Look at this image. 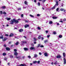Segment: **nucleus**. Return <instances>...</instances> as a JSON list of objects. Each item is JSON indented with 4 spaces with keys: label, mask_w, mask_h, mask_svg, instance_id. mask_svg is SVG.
I'll use <instances>...</instances> for the list:
<instances>
[{
    "label": "nucleus",
    "mask_w": 66,
    "mask_h": 66,
    "mask_svg": "<svg viewBox=\"0 0 66 66\" xmlns=\"http://www.w3.org/2000/svg\"><path fill=\"white\" fill-rule=\"evenodd\" d=\"M19 20H20V19H17V20H16L15 19H13L12 20H11V21L10 23V24H13L14 23H19Z\"/></svg>",
    "instance_id": "1"
},
{
    "label": "nucleus",
    "mask_w": 66,
    "mask_h": 66,
    "mask_svg": "<svg viewBox=\"0 0 66 66\" xmlns=\"http://www.w3.org/2000/svg\"><path fill=\"white\" fill-rule=\"evenodd\" d=\"M63 57L64 58H63V61H64V64H65L66 63V59H65V53L64 52L63 53Z\"/></svg>",
    "instance_id": "2"
},
{
    "label": "nucleus",
    "mask_w": 66,
    "mask_h": 66,
    "mask_svg": "<svg viewBox=\"0 0 66 66\" xmlns=\"http://www.w3.org/2000/svg\"><path fill=\"white\" fill-rule=\"evenodd\" d=\"M8 38H7L6 37H5L3 39V42H4L5 41V40H6Z\"/></svg>",
    "instance_id": "3"
},
{
    "label": "nucleus",
    "mask_w": 66,
    "mask_h": 66,
    "mask_svg": "<svg viewBox=\"0 0 66 66\" xmlns=\"http://www.w3.org/2000/svg\"><path fill=\"white\" fill-rule=\"evenodd\" d=\"M30 49L31 50H33L34 51V50H35V48L34 47H31L30 48Z\"/></svg>",
    "instance_id": "4"
},
{
    "label": "nucleus",
    "mask_w": 66,
    "mask_h": 66,
    "mask_svg": "<svg viewBox=\"0 0 66 66\" xmlns=\"http://www.w3.org/2000/svg\"><path fill=\"white\" fill-rule=\"evenodd\" d=\"M60 11H64V13H65V11H66V10L64 9H63V8H61L60 9Z\"/></svg>",
    "instance_id": "5"
},
{
    "label": "nucleus",
    "mask_w": 66,
    "mask_h": 66,
    "mask_svg": "<svg viewBox=\"0 0 66 66\" xmlns=\"http://www.w3.org/2000/svg\"><path fill=\"white\" fill-rule=\"evenodd\" d=\"M61 57H62L61 56V55H59L57 56L56 57V58H57L60 59V58H61Z\"/></svg>",
    "instance_id": "6"
},
{
    "label": "nucleus",
    "mask_w": 66,
    "mask_h": 66,
    "mask_svg": "<svg viewBox=\"0 0 66 66\" xmlns=\"http://www.w3.org/2000/svg\"><path fill=\"white\" fill-rule=\"evenodd\" d=\"M6 50H7V51H10V50H11L10 48L7 47L6 48Z\"/></svg>",
    "instance_id": "7"
},
{
    "label": "nucleus",
    "mask_w": 66,
    "mask_h": 66,
    "mask_svg": "<svg viewBox=\"0 0 66 66\" xmlns=\"http://www.w3.org/2000/svg\"><path fill=\"white\" fill-rule=\"evenodd\" d=\"M23 30L22 29H21L19 30V31L20 32H22Z\"/></svg>",
    "instance_id": "8"
},
{
    "label": "nucleus",
    "mask_w": 66,
    "mask_h": 66,
    "mask_svg": "<svg viewBox=\"0 0 66 66\" xmlns=\"http://www.w3.org/2000/svg\"><path fill=\"white\" fill-rule=\"evenodd\" d=\"M24 27L25 28H27V27H29V25L26 24L24 26Z\"/></svg>",
    "instance_id": "9"
},
{
    "label": "nucleus",
    "mask_w": 66,
    "mask_h": 66,
    "mask_svg": "<svg viewBox=\"0 0 66 66\" xmlns=\"http://www.w3.org/2000/svg\"><path fill=\"white\" fill-rule=\"evenodd\" d=\"M44 55L45 56H48V54L47 53H44Z\"/></svg>",
    "instance_id": "10"
},
{
    "label": "nucleus",
    "mask_w": 66,
    "mask_h": 66,
    "mask_svg": "<svg viewBox=\"0 0 66 66\" xmlns=\"http://www.w3.org/2000/svg\"><path fill=\"white\" fill-rule=\"evenodd\" d=\"M14 55H15V56H17L18 55V53L17 52H15L14 53Z\"/></svg>",
    "instance_id": "11"
},
{
    "label": "nucleus",
    "mask_w": 66,
    "mask_h": 66,
    "mask_svg": "<svg viewBox=\"0 0 66 66\" xmlns=\"http://www.w3.org/2000/svg\"><path fill=\"white\" fill-rule=\"evenodd\" d=\"M15 57L16 59H21V56H19L18 57L17 56H16Z\"/></svg>",
    "instance_id": "12"
},
{
    "label": "nucleus",
    "mask_w": 66,
    "mask_h": 66,
    "mask_svg": "<svg viewBox=\"0 0 66 66\" xmlns=\"http://www.w3.org/2000/svg\"><path fill=\"white\" fill-rule=\"evenodd\" d=\"M14 36V34H10L9 35L10 37H12Z\"/></svg>",
    "instance_id": "13"
},
{
    "label": "nucleus",
    "mask_w": 66,
    "mask_h": 66,
    "mask_svg": "<svg viewBox=\"0 0 66 66\" xmlns=\"http://www.w3.org/2000/svg\"><path fill=\"white\" fill-rule=\"evenodd\" d=\"M57 18V17L55 16H53L52 18L53 19H56Z\"/></svg>",
    "instance_id": "14"
},
{
    "label": "nucleus",
    "mask_w": 66,
    "mask_h": 66,
    "mask_svg": "<svg viewBox=\"0 0 66 66\" xmlns=\"http://www.w3.org/2000/svg\"><path fill=\"white\" fill-rule=\"evenodd\" d=\"M24 49L25 51H27V50H28V49L27 48H24Z\"/></svg>",
    "instance_id": "15"
},
{
    "label": "nucleus",
    "mask_w": 66,
    "mask_h": 66,
    "mask_svg": "<svg viewBox=\"0 0 66 66\" xmlns=\"http://www.w3.org/2000/svg\"><path fill=\"white\" fill-rule=\"evenodd\" d=\"M48 41L47 40H44V43L45 44L47 43H48Z\"/></svg>",
    "instance_id": "16"
},
{
    "label": "nucleus",
    "mask_w": 66,
    "mask_h": 66,
    "mask_svg": "<svg viewBox=\"0 0 66 66\" xmlns=\"http://www.w3.org/2000/svg\"><path fill=\"white\" fill-rule=\"evenodd\" d=\"M6 19L7 20H11V18H7Z\"/></svg>",
    "instance_id": "17"
},
{
    "label": "nucleus",
    "mask_w": 66,
    "mask_h": 66,
    "mask_svg": "<svg viewBox=\"0 0 66 66\" xmlns=\"http://www.w3.org/2000/svg\"><path fill=\"white\" fill-rule=\"evenodd\" d=\"M20 66H25L26 65L24 64H20Z\"/></svg>",
    "instance_id": "18"
},
{
    "label": "nucleus",
    "mask_w": 66,
    "mask_h": 66,
    "mask_svg": "<svg viewBox=\"0 0 66 66\" xmlns=\"http://www.w3.org/2000/svg\"><path fill=\"white\" fill-rule=\"evenodd\" d=\"M40 46V44H38V45L36 47L37 48H38Z\"/></svg>",
    "instance_id": "19"
},
{
    "label": "nucleus",
    "mask_w": 66,
    "mask_h": 66,
    "mask_svg": "<svg viewBox=\"0 0 66 66\" xmlns=\"http://www.w3.org/2000/svg\"><path fill=\"white\" fill-rule=\"evenodd\" d=\"M2 54L3 56H5V55H6V54L5 53H3Z\"/></svg>",
    "instance_id": "20"
},
{
    "label": "nucleus",
    "mask_w": 66,
    "mask_h": 66,
    "mask_svg": "<svg viewBox=\"0 0 66 66\" xmlns=\"http://www.w3.org/2000/svg\"><path fill=\"white\" fill-rule=\"evenodd\" d=\"M22 43H25V44H27V41H22Z\"/></svg>",
    "instance_id": "21"
},
{
    "label": "nucleus",
    "mask_w": 66,
    "mask_h": 66,
    "mask_svg": "<svg viewBox=\"0 0 66 66\" xmlns=\"http://www.w3.org/2000/svg\"><path fill=\"white\" fill-rule=\"evenodd\" d=\"M62 37H63V36L62 35H60L59 36V38H62Z\"/></svg>",
    "instance_id": "22"
},
{
    "label": "nucleus",
    "mask_w": 66,
    "mask_h": 66,
    "mask_svg": "<svg viewBox=\"0 0 66 66\" xmlns=\"http://www.w3.org/2000/svg\"><path fill=\"white\" fill-rule=\"evenodd\" d=\"M0 38L1 39H3V35H2V36L0 37Z\"/></svg>",
    "instance_id": "23"
},
{
    "label": "nucleus",
    "mask_w": 66,
    "mask_h": 66,
    "mask_svg": "<svg viewBox=\"0 0 66 66\" xmlns=\"http://www.w3.org/2000/svg\"><path fill=\"white\" fill-rule=\"evenodd\" d=\"M19 44V42H17L16 43H15L16 45H18V44Z\"/></svg>",
    "instance_id": "24"
},
{
    "label": "nucleus",
    "mask_w": 66,
    "mask_h": 66,
    "mask_svg": "<svg viewBox=\"0 0 66 66\" xmlns=\"http://www.w3.org/2000/svg\"><path fill=\"white\" fill-rule=\"evenodd\" d=\"M6 7H5V6H3L1 8H2V9H5Z\"/></svg>",
    "instance_id": "25"
},
{
    "label": "nucleus",
    "mask_w": 66,
    "mask_h": 66,
    "mask_svg": "<svg viewBox=\"0 0 66 66\" xmlns=\"http://www.w3.org/2000/svg\"><path fill=\"white\" fill-rule=\"evenodd\" d=\"M34 39L35 42H36V40H37V39H36V38H35L34 37Z\"/></svg>",
    "instance_id": "26"
},
{
    "label": "nucleus",
    "mask_w": 66,
    "mask_h": 66,
    "mask_svg": "<svg viewBox=\"0 0 66 66\" xmlns=\"http://www.w3.org/2000/svg\"><path fill=\"white\" fill-rule=\"evenodd\" d=\"M49 24H52V23H53V22L52 21H50L49 22Z\"/></svg>",
    "instance_id": "27"
},
{
    "label": "nucleus",
    "mask_w": 66,
    "mask_h": 66,
    "mask_svg": "<svg viewBox=\"0 0 66 66\" xmlns=\"http://www.w3.org/2000/svg\"><path fill=\"white\" fill-rule=\"evenodd\" d=\"M41 37V36H40V35H39V37H38V38L39 39H40Z\"/></svg>",
    "instance_id": "28"
},
{
    "label": "nucleus",
    "mask_w": 66,
    "mask_h": 66,
    "mask_svg": "<svg viewBox=\"0 0 66 66\" xmlns=\"http://www.w3.org/2000/svg\"><path fill=\"white\" fill-rule=\"evenodd\" d=\"M30 16H31V17H32V18H34V16H33V15H31V14H30Z\"/></svg>",
    "instance_id": "29"
},
{
    "label": "nucleus",
    "mask_w": 66,
    "mask_h": 66,
    "mask_svg": "<svg viewBox=\"0 0 66 66\" xmlns=\"http://www.w3.org/2000/svg\"><path fill=\"white\" fill-rule=\"evenodd\" d=\"M37 56V55L36 54H34V57H36Z\"/></svg>",
    "instance_id": "30"
},
{
    "label": "nucleus",
    "mask_w": 66,
    "mask_h": 66,
    "mask_svg": "<svg viewBox=\"0 0 66 66\" xmlns=\"http://www.w3.org/2000/svg\"><path fill=\"white\" fill-rule=\"evenodd\" d=\"M56 6H57L58 5V2L57 1H56Z\"/></svg>",
    "instance_id": "31"
},
{
    "label": "nucleus",
    "mask_w": 66,
    "mask_h": 66,
    "mask_svg": "<svg viewBox=\"0 0 66 66\" xmlns=\"http://www.w3.org/2000/svg\"><path fill=\"white\" fill-rule=\"evenodd\" d=\"M24 3L25 4H27L28 3H27V2L26 1H25L24 2Z\"/></svg>",
    "instance_id": "32"
},
{
    "label": "nucleus",
    "mask_w": 66,
    "mask_h": 66,
    "mask_svg": "<svg viewBox=\"0 0 66 66\" xmlns=\"http://www.w3.org/2000/svg\"><path fill=\"white\" fill-rule=\"evenodd\" d=\"M57 61H56L54 63V65H56V64H57Z\"/></svg>",
    "instance_id": "33"
},
{
    "label": "nucleus",
    "mask_w": 66,
    "mask_h": 66,
    "mask_svg": "<svg viewBox=\"0 0 66 66\" xmlns=\"http://www.w3.org/2000/svg\"><path fill=\"white\" fill-rule=\"evenodd\" d=\"M3 14H4V15H6V13L4 11L3 12Z\"/></svg>",
    "instance_id": "34"
},
{
    "label": "nucleus",
    "mask_w": 66,
    "mask_h": 66,
    "mask_svg": "<svg viewBox=\"0 0 66 66\" xmlns=\"http://www.w3.org/2000/svg\"><path fill=\"white\" fill-rule=\"evenodd\" d=\"M34 64H36V63H37V62L36 61H35L34 62Z\"/></svg>",
    "instance_id": "35"
},
{
    "label": "nucleus",
    "mask_w": 66,
    "mask_h": 66,
    "mask_svg": "<svg viewBox=\"0 0 66 66\" xmlns=\"http://www.w3.org/2000/svg\"><path fill=\"white\" fill-rule=\"evenodd\" d=\"M17 49H14V52H17Z\"/></svg>",
    "instance_id": "36"
},
{
    "label": "nucleus",
    "mask_w": 66,
    "mask_h": 66,
    "mask_svg": "<svg viewBox=\"0 0 66 66\" xmlns=\"http://www.w3.org/2000/svg\"><path fill=\"white\" fill-rule=\"evenodd\" d=\"M10 56L11 58H13V55H10Z\"/></svg>",
    "instance_id": "37"
},
{
    "label": "nucleus",
    "mask_w": 66,
    "mask_h": 66,
    "mask_svg": "<svg viewBox=\"0 0 66 66\" xmlns=\"http://www.w3.org/2000/svg\"><path fill=\"white\" fill-rule=\"evenodd\" d=\"M18 11H19V10H20V11L21 10V8H18Z\"/></svg>",
    "instance_id": "38"
},
{
    "label": "nucleus",
    "mask_w": 66,
    "mask_h": 66,
    "mask_svg": "<svg viewBox=\"0 0 66 66\" xmlns=\"http://www.w3.org/2000/svg\"><path fill=\"white\" fill-rule=\"evenodd\" d=\"M44 47V46L43 45H42L40 46V47L41 48H43Z\"/></svg>",
    "instance_id": "39"
},
{
    "label": "nucleus",
    "mask_w": 66,
    "mask_h": 66,
    "mask_svg": "<svg viewBox=\"0 0 66 66\" xmlns=\"http://www.w3.org/2000/svg\"><path fill=\"white\" fill-rule=\"evenodd\" d=\"M55 8V7L54 6V7H53L52 8V9L53 10V9H54Z\"/></svg>",
    "instance_id": "40"
},
{
    "label": "nucleus",
    "mask_w": 66,
    "mask_h": 66,
    "mask_svg": "<svg viewBox=\"0 0 66 66\" xmlns=\"http://www.w3.org/2000/svg\"><path fill=\"white\" fill-rule=\"evenodd\" d=\"M37 28L38 30H40V28L39 27H38Z\"/></svg>",
    "instance_id": "41"
},
{
    "label": "nucleus",
    "mask_w": 66,
    "mask_h": 66,
    "mask_svg": "<svg viewBox=\"0 0 66 66\" xmlns=\"http://www.w3.org/2000/svg\"><path fill=\"white\" fill-rule=\"evenodd\" d=\"M53 33L54 34H56V32L55 31H54V32H53Z\"/></svg>",
    "instance_id": "42"
},
{
    "label": "nucleus",
    "mask_w": 66,
    "mask_h": 66,
    "mask_svg": "<svg viewBox=\"0 0 66 66\" xmlns=\"http://www.w3.org/2000/svg\"><path fill=\"white\" fill-rule=\"evenodd\" d=\"M4 60L5 61H7V58L6 57H5V58H4Z\"/></svg>",
    "instance_id": "43"
},
{
    "label": "nucleus",
    "mask_w": 66,
    "mask_h": 66,
    "mask_svg": "<svg viewBox=\"0 0 66 66\" xmlns=\"http://www.w3.org/2000/svg\"><path fill=\"white\" fill-rule=\"evenodd\" d=\"M0 13L1 14H2V11H0Z\"/></svg>",
    "instance_id": "44"
},
{
    "label": "nucleus",
    "mask_w": 66,
    "mask_h": 66,
    "mask_svg": "<svg viewBox=\"0 0 66 66\" xmlns=\"http://www.w3.org/2000/svg\"><path fill=\"white\" fill-rule=\"evenodd\" d=\"M5 36H9V35L7 34H5Z\"/></svg>",
    "instance_id": "45"
},
{
    "label": "nucleus",
    "mask_w": 66,
    "mask_h": 66,
    "mask_svg": "<svg viewBox=\"0 0 66 66\" xmlns=\"http://www.w3.org/2000/svg\"><path fill=\"white\" fill-rule=\"evenodd\" d=\"M38 5L39 6H40V3L38 2Z\"/></svg>",
    "instance_id": "46"
},
{
    "label": "nucleus",
    "mask_w": 66,
    "mask_h": 66,
    "mask_svg": "<svg viewBox=\"0 0 66 66\" xmlns=\"http://www.w3.org/2000/svg\"><path fill=\"white\" fill-rule=\"evenodd\" d=\"M63 21H66V19L65 18H64L63 19Z\"/></svg>",
    "instance_id": "47"
},
{
    "label": "nucleus",
    "mask_w": 66,
    "mask_h": 66,
    "mask_svg": "<svg viewBox=\"0 0 66 66\" xmlns=\"http://www.w3.org/2000/svg\"><path fill=\"white\" fill-rule=\"evenodd\" d=\"M47 38H49V37H50V35H47Z\"/></svg>",
    "instance_id": "48"
},
{
    "label": "nucleus",
    "mask_w": 66,
    "mask_h": 66,
    "mask_svg": "<svg viewBox=\"0 0 66 66\" xmlns=\"http://www.w3.org/2000/svg\"><path fill=\"white\" fill-rule=\"evenodd\" d=\"M59 8H57L56 9V11H59Z\"/></svg>",
    "instance_id": "49"
},
{
    "label": "nucleus",
    "mask_w": 66,
    "mask_h": 66,
    "mask_svg": "<svg viewBox=\"0 0 66 66\" xmlns=\"http://www.w3.org/2000/svg\"><path fill=\"white\" fill-rule=\"evenodd\" d=\"M37 16H40V14H37Z\"/></svg>",
    "instance_id": "50"
},
{
    "label": "nucleus",
    "mask_w": 66,
    "mask_h": 66,
    "mask_svg": "<svg viewBox=\"0 0 66 66\" xmlns=\"http://www.w3.org/2000/svg\"><path fill=\"white\" fill-rule=\"evenodd\" d=\"M21 17H23V14H22L21 15Z\"/></svg>",
    "instance_id": "51"
},
{
    "label": "nucleus",
    "mask_w": 66,
    "mask_h": 66,
    "mask_svg": "<svg viewBox=\"0 0 66 66\" xmlns=\"http://www.w3.org/2000/svg\"><path fill=\"white\" fill-rule=\"evenodd\" d=\"M25 22L27 23V22H28V21H27V20H25Z\"/></svg>",
    "instance_id": "52"
},
{
    "label": "nucleus",
    "mask_w": 66,
    "mask_h": 66,
    "mask_svg": "<svg viewBox=\"0 0 66 66\" xmlns=\"http://www.w3.org/2000/svg\"><path fill=\"white\" fill-rule=\"evenodd\" d=\"M37 63H38V64H39V63H40V61H38V62H37Z\"/></svg>",
    "instance_id": "53"
},
{
    "label": "nucleus",
    "mask_w": 66,
    "mask_h": 66,
    "mask_svg": "<svg viewBox=\"0 0 66 66\" xmlns=\"http://www.w3.org/2000/svg\"><path fill=\"white\" fill-rule=\"evenodd\" d=\"M4 47H6V45L5 44H4Z\"/></svg>",
    "instance_id": "54"
},
{
    "label": "nucleus",
    "mask_w": 66,
    "mask_h": 66,
    "mask_svg": "<svg viewBox=\"0 0 66 66\" xmlns=\"http://www.w3.org/2000/svg\"><path fill=\"white\" fill-rule=\"evenodd\" d=\"M28 58H31V56H28Z\"/></svg>",
    "instance_id": "55"
},
{
    "label": "nucleus",
    "mask_w": 66,
    "mask_h": 66,
    "mask_svg": "<svg viewBox=\"0 0 66 66\" xmlns=\"http://www.w3.org/2000/svg\"><path fill=\"white\" fill-rule=\"evenodd\" d=\"M60 21V22H63V21L62 20L60 21Z\"/></svg>",
    "instance_id": "56"
},
{
    "label": "nucleus",
    "mask_w": 66,
    "mask_h": 66,
    "mask_svg": "<svg viewBox=\"0 0 66 66\" xmlns=\"http://www.w3.org/2000/svg\"><path fill=\"white\" fill-rule=\"evenodd\" d=\"M46 33H48V31L47 30H46Z\"/></svg>",
    "instance_id": "57"
},
{
    "label": "nucleus",
    "mask_w": 66,
    "mask_h": 66,
    "mask_svg": "<svg viewBox=\"0 0 66 66\" xmlns=\"http://www.w3.org/2000/svg\"><path fill=\"white\" fill-rule=\"evenodd\" d=\"M24 37L25 38H27V37H26V36H24Z\"/></svg>",
    "instance_id": "58"
},
{
    "label": "nucleus",
    "mask_w": 66,
    "mask_h": 66,
    "mask_svg": "<svg viewBox=\"0 0 66 66\" xmlns=\"http://www.w3.org/2000/svg\"><path fill=\"white\" fill-rule=\"evenodd\" d=\"M34 2H36V0H34Z\"/></svg>",
    "instance_id": "59"
},
{
    "label": "nucleus",
    "mask_w": 66,
    "mask_h": 66,
    "mask_svg": "<svg viewBox=\"0 0 66 66\" xmlns=\"http://www.w3.org/2000/svg\"><path fill=\"white\" fill-rule=\"evenodd\" d=\"M39 54L40 55H41V54H42V53H39Z\"/></svg>",
    "instance_id": "60"
},
{
    "label": "nucleus",
    "mask_w": 66,
    "mask_h": 66,
    "mask_svg": "<svg viewBox=\"0 0 66 66\" xmlns=\"http://www.w3.org/2000/svg\"><path fill=\"white\" fill-rule=\"evenodd\" d=\"M9 25L8 24H7V25L6 26V27H9Z\"/></svg>",
    "instance_id": "61"
},
{
    "label": "nucleus",
    "mask_w": 66,
    "mask_h": 66,
    "mask_svg": "<svg viewBox=\"0 0 66 66\" xmlns=\"http://www.w3.org/2000/svg\"><path fill=\"white\" fill-rule=\"evenodd\" d=\"M56 5L55 4L54 6V7H55H55H56Z\"/></svg>",
    "instance_id": "62"
},
{
    "label": "nucleus",
    "mask_w": 66,
    "mask_h": 66,
    "mask_svg": "<svg viewBox=\"0 0 66 66\" xmlns=\"http://www.w3.org/2000/svg\"><path fill=\"white\" fill-rule=\"evenodd\" d=\"M57 25H60V24L59 23H58L57 24Z\"/></svg>",
    "instance_id": "63"
},
{
    "label": "nucleus",
    "mask_w": 66,
    "mask_h": 66,
    "mask_svg": "<svg viewBox=\"0 0 66 66\" xmlns=\"http://www.w3.org/2000/svg\"><path fill=\"white\" fill-rule=\"evenodd\" d=\"M42 40H43V39H44V38L42 37Z\"/></svg>",
    "instance_id": "64"
}]
</instances>
